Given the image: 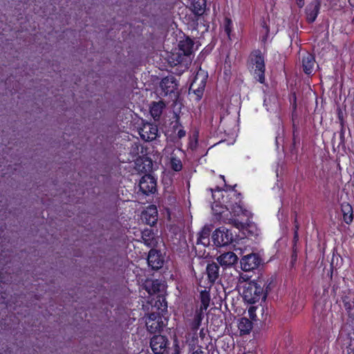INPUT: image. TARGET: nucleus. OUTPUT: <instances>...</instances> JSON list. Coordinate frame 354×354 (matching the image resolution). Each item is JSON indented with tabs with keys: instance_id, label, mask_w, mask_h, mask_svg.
<instances>
[{
	"instance_id": "f257e3e1",
	"label": "nucleus",
	"mask_w": 354,
	"mask_h": 354,
	"mask_svg": "<svg viewBox=\"0 0 354 354\" xmlns=\"http://www.w3.org/2000/svg\"><path fill=\"white\" fill-rule=\"evenodd\" d=\"M226 189H210L214 200L212 209L216 215H222L225 211H229L234 216L241 215L248 217L250 212L243 207L242 195L238 192L234 186L225 185Z\"/></svg>"
},
{
	"instance_id": "f03ea898",
	"label": "nucleus",
	"mask_w": 354,
	"mask_h": 354,
	"mask_svg": "<svg viewBox=\"0 0 354 354\" xmlns=\"http://www.w3.org/2000/svg\"><path fill=\"white\" fill-rule=\"evenodd\" d=\"M266 283L263 281H251L243 290V299L249 304H254L265 301L268 290H265Z\"/></svg>"
},
{
	"instance_id": "7ed1b4c3",
	"label": "nucleus",
	"mask_w": 354,
	"mask_h": 354,
	"mask_svg": "<svg viewBox=\"0 0 354 354\" xmlns=\"http://www.w3.org/2000/svg\"><path fill=\"white\" fill-rule=\"evenodd\" d=\"M207 279H200L198 286L210 289L221 279L220 265L215 262L209 263L206 267Z\"/></svg>"
},
{
	"instance_id": "20e7f679",
	"label": "nucleus",
	"mask_w": 354,
	"mask_h": 354,
	"mask_svg": "<svg viewBox=\"0 0 354 354\" xmlns=\"http://www.w3.org/2000/svg\"><path fill=\"white\" fill-rule=\"evenodd\" d=\"M251 63L255 66L254 77L261 84L265 83L266 65L264 57L260 50H255L250 54Z\"/></svg>"
},
{
	"instance_id": "39448f33",
	"label": "nucleus",
	"mask_w": 354,
	"mask_h": 354,
	"mask_svg": "<svg viewBox=\"0 0 354 354\" xmlns=\"http://www.w3.org/2000/svg\"><path fill=\"white\" fill-rule=\"evenodd\" d=\"M160 95L166 97H174L176 98L178 96V83L177 80L173 75H169L162 78L160 82Z\"/></svg>"
},
{
	"instance_id": "423d86ee",
	"label": "nucleus",
	"mask_w": 354,
	"mask_h": 354,
	"mask_svg": "<svg viewBox=\"0 0 354 354\" xmlns=\"http://www.w3.org/2000/svg\"><path fill=\"white\" fill-rule=\"evenodd\" d=\"M212 239L216 247L226 246L232 243L233 234L225 227H220L213 232Z\"/></svg>"
},
{
	"instance_id": "0eeeda50",
	"label": "nucleus",
	"mask_w": 354,
	"mask_h": 354,
	"mask_svg": "<svg viewBox=\"0 0 354 354\" xmlns=\"http://www.w3.org/2000/svg\"><path fill=\"white\" fill-rule=\"evenodd\" d=\"M150 348L154 354H164L169 344L167 336L162 335H154L150 339Z\"/></svg>"
},
{
	"instance_id": "6e6552de",
	"label": "nucleus",
	"mask_w": 354,
	"mask_h": 354,
	"mask_svg": "<svg viewBox=\"0 0 354 354\" xmlns=\"http://www.w3.org/2000/svg\"><path fill=\"white\" fill-rule=\"evenodd\" d=\"M206 5V0H192L190 9L194 13V16L191 18L189 24L194 28H196L198 26V18L204 14Z\"/></svg>"
},
{
	"instance_id": "1a4fd4ad",
	"label": "nucleus",
	"mask_w": 354,
	"mask_h": 354,
	"mask_svg": "<svg viewBox=\"0 0 354 354\" xmlns=\"http://www.w3.org/2000/svg\"><path fill=\"white\" fill-rule=\"evenodd\" d=\"M207 77V75H201L198 73L189 86V93L191 91L194 93L196 95L195 100L196 101H199L203 95Z\"/></svg>"
},
{
	"instance_id": "9d476101",
	"label": "nucleus",
	"mask_w": 354,
	"mask_h": 354,
	"mask_svg": "<svg viewBox=\"0 0 354 354\" xmlns=\"http://www.w3.org/2000/svg\"><path fill=\"white\" fill-rule=\"evenodd\" d=\"M241 268L245 272L257 269L261 263V259L258 254L251 253L243 256L241 261Z\"/></svg>"
},
{
	"instance_id": "9b49d317",
	"label": "nucleus",
	"mask_w": 354,
	"mask_h": 354,
	"mask_svg": "<svg viewBox=\"0 0 354 354\" xmlns=\"http://www.w3.org/2000/svg\"><path fill=\"white\" fill-rule=\"evenodd\" d=\"M146 326L150 333L155 334L160 333L163 330L165 324L159 313H152L149 315L146 322Z\"/></svg>"
},
{
	"instance_id": "f8f14e48",
	"label": "nucleus",
	"mask_w": 354,
	"mask_h": 354,
	"mask_svg": "<svg viewBox=\"0 0 354 354\" xmlns=\"http://www.w3.org/2000/svg\"><path fill=\"white\" fill-rule=\"evenodd\" d=\"M140 191L149 196L156 191V180L151 174H145L139 182Z\"/></svg>"
},
{
	"instance_id": "ddd939ff",
	"label": "nucleus",
	"mask_w": 354,
	"mask_h": 354,
	"mask_svg": "<svg viewBox=\"0 0 354 354\" xmlns=\"http://www.w3.org/2000/svg\"><path fill=\"white\" fill-rule=\"evenodd\" d=\"M139 134L141 138L145 141L149 142L154 140L158 135V126L152 123H145L140 128Z\"/></svg>"
},
{
	"instance_id": "4468645a",
	"label": "nucleus",
	"mask_w": 354,
	"mask_h": 354,
	"mask_svg": "<svg viewBox=\"0 0 354 354\" xmlns=\"http://www.w3.org/2000/svg\"><path fill=\"white\" fill-rule=\"evenodd\" d=\"M141 220L142 223L153 227L158 221V209L156 205H150L142 212Z\"/></svg>"
},
{
	"instance_id": "2eb2a0df",
	"label": "nucleus",
	"mask_w": 354,
	"mask_h": 354,
	"mask_svg": "<svg viewBox=\"0 0 354 354\" xmlns=\"http://www.w3.org/2000/svg\"><path fill=\"white\" fill-rule=\"evenodd\" d=\"M147 263L149 266L154 270L161 268L164 264V258L160 251L151 248L148 254Z\"/></svg>"
},
{
	"instance_id": "dca6fc26",
	"label": "nucleus",
	"mask_w": 354,
	"mask_h": 354,
	"mask_svg": "<svg viewBox=\"0 0 354 354\" xmlns=\"http://www.w3.org/2000/svg\"><path fill=\"white\" fill-rule=\"evenodd\" d=\"M321 8L320 0H315L308 3L305 9L306 21L313 24L317 19Z\"/></svg>"
},
{
	"instance_id": "f3484780",
	"label": "nucleus",
	"mask_w": 354,
	"mask_h": 354,
	"mask_svg": "<svg viewBox=\"0 0 354 354\" xmlns=\"http://www.w3.org/2000/svg\"><path fill=\"white\" fill-rule=\"evenodd\" d=\"M342 301L349 318L354 319V292L351 290L344 292Z\"/></svg>"
},
{
	"instance_id": "a211bd4d",
	"label": "nucleus",
	"mask_w": 354,
	"mask_h": 354,
	"mask_svg": "<svg viewBox=\"0 0 354 354\" xmlns=\"http://www.w3.org/2000/svg\"><path fill=\"white\" fill-rule=\"evenodd\" d=\"M142 239L143 243L149 248H155L158 245V237L151 228H145L142 231Z\"/></svg>"
},
{
	"instance_id": "6ab92c4d",
	"label": "nucleus",
	"mask_w": 354,
	"mask_h": 354,
	"mask_svg": "<svg viewBox=\"0 0 354 354\" xmlns=\"http://www.w3.org/2000/svg\"><path fill=\"white\" fill-rule=\"evenodd\" d=\"M204 318V311L196 309L194 311V317L192 319L187 320V324L190 330L196 334L200 326H201L202 321Z\"/></svg>"
},
{
	"instance_id": "aec40b11",
	"label": "nucleus",
	"mask_w": 354,
	"mask_h": 354,
	"mask_svg": "<svg viewBox=\"0 0 354 354\" xmlns=\"http://www.w3.org/2000/svg\"><path fill=\"white\" fill-rule=\"evenodd\" d=\"M238 257L233 252H227L217 257L218 264L222 266L230 267L238 261Z\"/></svg>"
},
{
	"instance_id": "412c9836",
	"label": "nucleus",
	"mask_w": 354,
	"mask_h": 354,
	"mask_svg": "<svg viewBox=\"0 0 354 354\" xmlns=\"http://www.w3.org/2000/svg\"><path fill=\"white\" fill-rule=\"evenodd\" d=\"M303 71L306 75H311L314 70L315 59L313 55L307 53L301 59Z\"/></svg>"
},
{
	"instance_id": "4be33fe9",
	"label": "nucleus",
	"mask_w": 354,
	"mask_h": 354,
	"mask_svg": "<svg viewBox=\"0 0 354 354\" xmlns=\"http://www.w3.org/2000/svg\"><path fill=\"white\" fill-rule=\"evenodd\" d=\"M343 221L347 225H351L353 221L354 212L351 205L347 202H343L340 205Z\"/></svg>"
},
{
	"instance_id": "5701e85b",
	"label": "nucleus",
	"mask_w": 354,
	"mask_h": 354,
	"mask_svg": "<svg viewBox=\"0 0 354 354\" xmlns=\"http://www.w3.org/2000/svg\"><path fill=\"white\" fill-rule=\"evenodd\" d=\"M194 42L189 37L187 36L185 39L180 40L178 44L179 50L185 56H189L193 53Z\"/></svg>"
},
{
	"instance_id": "b1692460",
	"label": "nucleus",
	"mask_w": 354,
	"mask_h": 354,
	"mask_svg": "<svg viewBox=\"0 0 354 354\" xmlns=\"http://www.w3.org/2000/svg\"><path fill=\"white\" fill-rule=\"evenodd\" d=\"M238 329L240 335L243 336L250 333L253 328V323L247 317H241L238 321Z\"/></svg>"
},
{
	"instance_id": "393cba45",
	"label": "nucleus",
	"mask_w": 354,
	"mask_h": 354,
	"mask_svg": "<svg viewBox=\"0 0 354 354\" xmlns=\"http://www.w3.org/2000/svg\"><path fill=\"white\" fill-rule=\"evenodd\" d=\"M164 288V284L158 279L153 280L149 284L146 285V290L150 295H162Z\"/></svg>"
},
{
	"instance_id": "a878e982",
	"label": "nucleus",
	"mask_w": 354,
	"mask_h": 354,
	"mask_svg": "<svg viewBox=\"0 0 354 354\" xmlns=\"http://www.w3.org/2000/svg\"><path fill=\"white\" fill-rule=\"evenodd\" d=\"M165 108V104L162 100L152 102L150 106V113L154 120H158L160 119Z\"/></svg>"
},
{
	"instance_id": "bb28decb",
	"label": "nucleus",
	"mask_w": 354,
	"mask_h": 354,
	"mask_svg": "<svg viewBox=\"0 0 354 354\" xmlns=\"http://www.w3.org/2000/svg\"><path fill=\"white\" fill-rule=\"evenodd\" d=\"M212 229L205 225L204 226L201 232L198 233L196 243L201 244L204 246H207L209 244V236Z\"/></svg>"
},
{
	"instance_id": "cd10ccee",
	"label": "nucleus",
	"mask_w": 354,
	"mask_h": 354,
	"mask_svg": "<svg viewBox=\"0 0 354 354\" xmlns=\"http://www.w3.org/2000/svg\"><path fill=\"white\" fill-rule=\"evenodd\" d=\"M209 288H205L203 290L200 292V300L201 305L199 307H197L196 309L201 310L202 311H205L208 308L210 302V293Z\"/></svg>"
},
{
	"instance_id": "c85d7f7f",
	"label": "nucleus",
	"mask_w": 354,
	"mask_h": 354,
	"mask_svg": "<svg viewBox=\"0 0 354 354\" xmlns=\"http://www.w3.org/2000/svg\"><path fill=\"white\" fill-rule=\"evenodd\" d=\"M156 299L154 306L162 312L167 310V302L165 297L163 295H158Z\"/></svg>"
},
{
	"instance_id": "c756f323",
	"label": "nucleus",
	"mask_w": 354,
	"mask_h": 354,
	"mask_svg": "<svg viewBox=\"0 0 354 354\" xmlns=\"http://www.w3.org/2000/svg\"><path fill=\"white\" fill-rule=\"evenodd\" d=\"M170 167L175 171H180L183 169V163L179 158L172 155L170 158Z\"/></svg>"
},
{
	"instance_id": "7c9ffc66",
	"label": "nucleus",
	"mask_w": 354,
	"mask_h": 354,
	"mask_svg": "<svg viewBox=\"0 0 354 354\" xmlns=\"http://www.w3.org/2000/svg\"><path fill=\"white\" fill-rule=\"evenodd\" d=\"M318 333L319 336V339H326L328 337L330 334V328L325 326V324H321L320 326L318 328Z\"/></svg>"
},
{
	"instance_id": "2f4dec72",
	"label": "nucleus",
	"mask_w": 354,
	"mask_h": 354,
	"mask_svg": "<svg viewBox=\"0 0 354 354\" xmlns=\"http://www.w3.org/2000/svg\"><path fill=\"white\" fill-rule=\"evenodd\" d=\"M233 28V23L230 18L225 17L224 19V30L230 38V34Z\"/></svg>"
},
{
	"instance_id": "473e14b6",
	"label": "nucleus",
	"mask_w": 354,
	"mask_h": 354,
	"mask_svg": "<svg viewBox=\"0 0 354 354\" xmlns=\"http://www.w3.org/2000/svg\"><path fill=\"white\" fill-rule=\"evenodd\" d=\"M297 93L295 91H292L289 94V102L290 103L292 111H297Z\"/></svg>"
},
{
	"instance_id": "72a5a7b5",
	"label": "nucleus",
	"mask_w": 354,
	"mask_h": 354,
	"mask_svg": "<svg viewBox=\"0 0 354 354\" xmlns=\"http://www.w3.org/2000/svg\"><path fill=\"white\" fill-rule=\"evenodd\" d=\"M292 122V145H295L297 143V137L298 132V126L296 124L295 122Z\"/></svg>"
},
{
	"instance_id": "f704fd0d",
	"label": "nucleus",
	"mask_w": 354,
	"mask_h": 354,
	"mask_svg": "<svg viewBox=\"0 0 354 354\" xmlns=\"http://www.w3.org/2000/svg\"><path fill=\"white\" fill-rule=\"evenodd\" d=\"M347 354H354V339L351 340V343L346 348Z\"/></svg>"
},
{
	"instance_id": "c9c22d12",
	"label": "nucleus",
	"mask_w": 354,
	"mask_h": 354,
	"mask_svg": "<svg viewBox=\"0 0 354 354\" xmlns=\"http://www.w3.org/2000/svg\"><path fill=\"white\" fill-rule=\"evenodd\" d=\"M261 26L266 33L270 32V26L267 24L265 19H263L261 23Z\"/></svg>"
},
{
	"instance_id": "e433bc0d",
	"label": "nucleus",
	"mask_w": 354,
	"mask_h": 354,
	"mask_svg": "<svg viewBox=\"0 0 354 354\" xmlns=\"http://www.w3.org/2000/svg\"><path fill=\"white\" fill-rule=\"evenodd\" d=\"M186 136V131L183 128L180 129L177 132V136L179 139L184 138Z\"/></svg>"
},
{
	"instance_id": "4c0bfd02",
	"label": "nucleus",
	"mask_w": 354,
	"mask_h": 354,
	"mask_svg": "<svg viewBox=\"0 0 354 354\" xmlns=\"http://www.w3.org/2000/svg\"><path fill=\"white\" fill-rule=\"evenodd\" d=\"M270 32L266 33V32H264L263 35H262L260 37L261 41L263 44H266L267 42L268 38L269 37Z\"/></svg>"
},
{
	"instance_id": "58836bf2",
	"label": "nucleus",
	"mask_w": 354,
	"mask_h": 354,
	"mask_svg": "<svg viewBox=\"0 0 354 354\" xmlns=\"http://www.w3.org/2000/svg\"><path fill=\"white\" fill-rule=\"evenodd\" d=\"M189 145V148L191 149H192V150L196 149L197 147V145H198V138H196L194 142H192V141L190 142Z\"/></svg>"
},
{
	"instance_id": "ea45409f",
	"label": "nucleus",
	"mask_w": 354,
	"mask_h": 354,
	"mask_svg": "<svg viewBox=\"0 0 354 354\" xmlns=\"http://www.w3.org/2000/svg\"><path fill=\"white\" fill-rule=\"evenodd\" d=\"M299 228V225L297 221V216H295V220H294V232H298Z\"/></svg>"
},
{
	"instance_id": "a19ab883",
	"label": "nucleus",
	"mask_w": 354,
	"mask_h": 354,
	"mask_svg": "<svg viewBox=\"0 0 354 354\" xmlns=\"http://www.w3.org/2000/svg\"><path fill=\"white\" fill-rule=\"evenodd\" d=\"M296 3H297V6L299 8H301L305 5V0H296Z\"/></svg>"
},
{
	"instance_id": "79ce46f5",
	"label": "nucleus",
	"mask_w": 354,
	"mask_h": 354,
	"mask_svg": "<svg viewBox=\"0 0 354 354\" xmlns=\"http://www.w3.org/2000/svg\"><path fill=\"white\" fill-rule=\"evenodd\" d=\"M297 117V111L292 110V113H291L292 122H295Z\"/></svg>"
},
{
	"instance_id": "37998d69",
	"label": "nucleus",
	"mask_w": 354,
	"mask_h": 354,
	"mask_svg": "<svg viewBox=\"0 0 354 354\" xmlns=\"http://www.w3.org/2000/svg\"><path fill=\"white\" fill-rule=\"evenodd\" d=\"M298 241H299V234L297 232H294L293 242L295 243V244H296Z\"/></svg>"
},
{
	"instance_id": "c03bdc74",
	"label": "nucleus",
	"mask_w": 354,
	"mask_h": 354,
	"mask_svg": "<svg viewBox=\"0 0 354 354\" xmlns=\"http://www.w3.org/2000/svg\"><path fill=\"white\" fill-rule=\"evenodd\" d=\"M172 354H180V349L178 345L176 344Z\"/></svg>"
},
{
	"instance_id": "a18cd8bd",
	"label": "nucleus",
	"mask_w": 354,
	"mask_h": 354,
	"mask_svg": "<svg viewBox=\"0 0 354 354\" xmlns=\"http://www.w3.org/2000/svg\"><path fill=\"white\" fill-rule=\"evenodd\" d=\"M192 354H205V353L201 348H198L196 351H193Z\"/></svg>"
},
{
	"instance_id": "49530a36",
	"label": "nucleus",
	"mask_w": 354,
	"mask_h": 354,
	"mask_svg": "<svg viewBox=\"0 0 354 354\" xmlns=\"http://www.w3.org/2000/svg\"><path fill=\"white\" fill-rule=\"evenodd\" d=\"M254 307H250L248 310V312L250 315V317L252 318V313H253V310H254Z\"/></svg>"
},
{
	"instance_id": "de8ad7c7",
	"label": "nucleus",
	"mask_w": 354,
	"mask_h": 354,
	"mask_svg": "<svg viewBox=\"0 0 354 354\" xmlns=\"http://www.w3.org/2000/svg\"><path fill=\"white\" fill-rule=\"evenodd\" d=\"M340 138H341L342 141L344 142V133L343 130H342L341 132H340Z\"/></svg>"
},
{
	"instance_id": "09e8293b",
	"label": "nucleus",
	"mask_w": 354,
	"mask_h": 354,
	"mask_svg": "<svg viewBox=\"0 0 354 354\" xmlns=\"http://www.w3.org/2000/svg\"><path fill=\"white\" fill-rule=\"evenodd\" d=\"M178 126H180V127H182L181 124H180L178 121H176V124L174 126V127L176 129V128H177Z\"/></svg>"
},
{
	"instance_id": "8fccbe9b",
	"label": "nucleus",
	"mask_w": 354,
	"mask_h": 354,
	"mask_svg": "<svg viewBox=\"0 0 354 354\" xmlns=\"http://www.w3.org/2000/svg\"><path fill=\"white\" fill-rule=\"evenodd\" d=\"M348 2L352 7H354V0H348Z\"/></svg>"
},
{
	"instance_id": "3c124183",
	"label": "nucleus",
	"mask_w": 354,
	"mask_h": 354,
	"mask_svg": "<svg viewBox=\"0 0 354 354\" xmlns=\"http://www.w3.org/2000/svg\"><path fill=\"white\" fill-rule=\"evenodd\" d=\"M204 333H203V329H201V331H200V337H204Z\"/></svg>"
},
{
	"instance_id": "603ef678",
	"label": "nucleus",
	"mask_w": 354,
	"mask_h": 354,
	"mask_svg": "<svg viewBox=\"0 0 354 354\" xmlns=\"http://www.w3.org/2000/svg\"><path fill=\"white\" fill-rule=\"evenodd\" d=\"M336 288H335V286H333V290H333V293H334L335 295L336 294Z\"/></svg>"
},
{
	"instance_id": "864d4df0",
	"label": "nucleus",
	"mask_w": 354,
	"mask_h": 354,
	"mask_svg": "<svg viewBox=\"0 0 354 354\" xmlns=\"http://www.w3.org/2000/svg\"><path fill=\"white\" fill-rule=\"evenodd\" d=\"M177 63H175L176 65L178 64H180V60H176Z\"/></svg>"
},
{
	"instance_id": "5fc2aeb1",
	"label": "nucleus",
	"mask_w": 354,
	"mask_h": 354,
	"mask_svg": "<svg viewBox=\"0 0 354 354\" xmlns=\"http://www.w3.org/2000/svg\"><path fill=\"white\" fill-rule=\"evenodd\" d=\"M332 277H333V271H331V273H330V278L332 279Z\"/></svg>"
}]
</instances>
